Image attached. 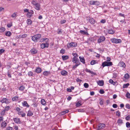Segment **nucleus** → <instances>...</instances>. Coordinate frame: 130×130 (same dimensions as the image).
Listing matches in <instances>:
<instances>
[{"mask_svg":"<svg viewBox=\"0 0 130 130\" xmlns=\"http://www.w3.org/2000/svg\"><path fill=\"white\" fill-rule=\"evenodd\" d=\"M5 112L6 111H5L4 110H2L1 113V115L2 116L4 115H5Z\"/></svg>","mask_w":130,"mask_h":130,"instance_id":"59","label":"nucleus"},{"mask_svg":"<svg viewBox=\"0 0 130 130\" xmlns=\"http://www.w3.org/2000/svg\"><path fill=\"white\" fill-rule=\"evenodd\" d=\"M84 87L86 88H87L88 87L89 85L88 84L85 83L84 84Z\"/></svg>","mask_w":130,"mask_h":130,"instance_id":"48","label":"nucleus"},{"mask_svg":"<svg viewBox=\"0 0 130 130\" xmlns=\"http://www.w3.org/2000/svg\"><path fill=\"white\" fill-rule=\"evenodd\" d=\"M41 103L43 105H45L46 104V102L44 99H42L41 100Z\"/></svg>","mask_w":130,"mask_h":130,"instance_id":"39","label":"nucleus"},{"mask_svg":"<svg viewBox=\"0 0 130 130\" xmlns=\"http://www.w3.org/2000/svg\"><path fill=\"white\" fill-rule=\"evenodd\" d=\"M17 12L14 13L12 15L11 17L12 18H15L17 17Z\"/></svg>","mask_w":130,"mask_h":130,"instance_id":"45","label":"nucleus"},{"mask_svg":"<svg viewBox=\"0 0 130 130\" xmlns=\"http://www.w3.org/2000/svg\"><path fill=\"white\" fill-rule=\"evenodd\" d=\"M64 50L63 49H61V50L60 51V53L62 54H64Z\"/></svg>","mask_w":130,"mask_h":130,"instance_id":"63","label":"nucleus"},{"mask_svg":"<svg viewBox=\"0 0 130 130\" xmlns=\"http://www.w3.org/2000/svg\"><path fill=\"white\" fill-rule=\"evenodd\" d=\"M41 71V69L39 67L37 68V69L35 70V72L38 73H40Z\"/></svg>","mask_w":130,"mask_h":130,"instance_id":"20","label":"nucleus"},{"mask_svg":"<svg viewBox=\"0 0 130 130\" xmlns=\"http://www.w3.org/2000/svg\"><path fill=\"white\" fill-rule=\"evenodd\" d=\"M27 35L26 34H24L22 35H20L19 36V38H25L26 37Z\"/></svg>","mask_w":130,"mask_h":130,"instance_id":"37","label":"nucleus"},{"mask_svg":"<svg viewBox=\"0 0 130 130\" xmlns=\"http://www.w3.org/2000/svg\"><path fill=\"white\" fill-rule=\"evenodd\" d=\"M98 61L95 60H93L91 61L90 63V64L91 65H93L95 64L98 63Z\"/></svg>","mask_w":130,"mask_h":130,"instance_id":"24","label":"nucleus"},{"mask_svg":"<svg viewBox=\"0 0 130 130\" xmlns=\"http://www.w3.org/2000/svg\"><path fill=\"white\" fill-rule=\"evenodd\" d=\"M126 96L128 98H130V94L128 92L126 93Z\"/></svg>","mask_w":130,"mask_h":130,"instance_id":"46","label":"nucleus"},{"mask_svg":"<svg viewBox=\"0 0 130 130\" xmlns=\"http://www.w3.org/2000/svg\"><path fill=\"white\" fill-rule=\"evenodd\" d=\"M58 30L57 31V33L58 34H61L62 33V31L61 29H58Z\"/></svg>","mask_w":130,"mask_h":130,"instance_id":"50","label":"nucleus"},{"mask_svg":"<svg viewBox=\"0 0 130 130\" xmlns=\"http://www.w3.org/2000/svg\"><path fill=\"white\" fill-rule=\"evenodd\" d=\"M66 21L65 20H63L60 21V23L61 24H62L65 23L66 22Z\"/></svg>","mask_w":130,"mask_h":130,"instance_id":"60","label":"nucleus"},{"mask_svg":"<svg viewBox=\"0 0 130 130\" xmlns=\"http://www.w3.org/2000/svg\"><path fill=\"white\" fill-rule=\"evenodd\" d=\"M50 71H45L43 72V74L44 75L47 76L50 74Z\"/></svg>","mask_w":130,"mask_h":130,"instance_id":"32","label":"nucleus"},{"mask_svg":"<svg viewBox=\"0 0 130 130\" xmlns=\"http://www.w3.org/2000/svg\"><path fill=\"white\" fill-rule=\"evenodd\" d=\"M105 127V125L102 123H100L98 124L96 128L97 130H99L103 129Z\"/></svg>","mask_w":130,"mask_h":130,"instance_id":"6","label":"nucleus"},{"mask_svg":"<svg viewBox=\"0 0 130 130\" xmlns=\"http://www.w3.org/2000/svg\"><path fill=\"white\" fill-rule=\"evenodd\" d=\"M116 115L118 117L120 116V112L119 111H117L116 112Z\"/></svg>","mask_w":130,"mask_h":130,"instance_id":"54","label":"nucleus"},{"mask_svg":"<svg viewBox=\"0 0 130 130\" xmlns=\"http://www.w3.org/2000/svg\"><path fill=\"white\" fill-rule=\"evenodd\" d=\"M99 92L101 94H103L105 93V91L103 90L102 89H101L99 91Z\"/></svg>","mask_w":130,"mask_h":130,"instance_id":"61","label":"nucleus"},{"mask_svg":"<svg viewBox=\"0 0 130 130\" xmlns=\"http://www.w3.org/2000/svg\"><path fill=\"white\" fill-rule=\"evenodd\" d=\"M22 104L23 106H25L27 107H29V105L28 104L27 102L26 101H24L23 102H22Z\"/></svg>","mask_w":130,"mask_h":130,"instance_id":"16","label":"nucleus"},{"mask_svg":"<svg viewBox=\"0 0 130 130\" xmlns=\"http://www.w3.org/2000/svg\"><path fill=\"white\" fill-rule=\"evenodd\" d=\"M124 78L126 79H128L129 78V75L128 73L126 74L124 76Z\"/></svg>","mask_w":130,"mask_h":130,"instance_id":"38","label":"nucleus"},{"mask_svg":"<svg viewBox=\"0 0 130 130\" xmlns=\"http://www.w3.org/2000/svg\"><path fill=\"white\" fill-rule=\"evenodd\" d=\"M125 106L128 109H130V105L128 104H126Z\"/></svg>","mask_w":130,"mask_h":130,"instance_id":"62","label":"nucleus"},{"mask_svg":"<svg viewBox=\"0 0 130 130\" xmlns=\"http://www.w3.org/2000/svg\"><path fill=\"white\" fill-rule=\"evenodd\" d=\"M28 74L29 76H33V73L32 72L29 71L28 72Z\"/></svg>","mask_w":130,"mask_h":130,"instance_id":"47","label":"nucleus"},{"mask_svg":"<svg viewBox=\"0 0 130 130\" xmlns=\"http://www.w3.org/2000/svg\"><path fill=\"white\" fill-rule=\"evenodd\" d=\"M18 98L17 96H13L12 98V100L13 101H18Z\"/></svg>","mask_w":130,"mask_h":130,"instance_id":"29","label":"nucleus"},{"mask_svg":"<svg viewBox=\"0 0 130 130\" xmlns=\"http://www.w3.org/2000/svg\"><path fill=\"white\" fill-rule=\"evenodd\" d=\"M77 110L78 112H84V110L82 108L78 109Z\"/></svg>","mask_w":130,"mask_h":130,"instance_id":"51","label":"nucleus"},{"mask_svg":"<svg viewBox=\"0 0 130 130\" xmlns=\"http://www.w3.org/2000/svg\"><path fill=\"white\" fill-rule=\"evenodd\" d=\"M81 102L80 101H79L76 104V106L77 107H78L81 105Z\"/></svg>","mask_w":130,"mask_h":130,"instance_id":"44","label":"nucleus"},{"mask_svg":"<svg viewBox=\"0 0 130 130\" xmlns=\"http://www.w3.org/2000/svg\"><path fill=\"white\" fill-rule=\"evenodd\" d=\"M117 122L119 124H122L123 123L122 120L120 119H118L117 121Z\"/></svg>","mask_w":130,"mask_h":130,"instance_id":"36","label":"nucleus"},{"mask_svg":"<svg viewBox=\"0 0 130 130\" xmlns=\"http://www.w3.org/2000/svg\"><path fill=\"white\" fill-rule=\"evenodd\" d=\"M5 35L6 36L10 37L11 35V33L9 31H7L6 32Z\"/></svg>","mask_w":130,"mask_h":130,"instance_id":"33","label":"nucleus"},{"mask_svg":"<svg viewBox=\"0 0 130 130\" xmlns=\"http://www.w3.org/2000/svg\"><path fill=\"white\" fill-rule=\"evenodd\" d=\"M111 40L112 43L116 44L120 43L122 41L120 39L115 38L111 39Z\"/></svg>","mask_w":130,"mask_h":130,"instance_id":"7","label":"nucleus"},{"mask_svg":"<svg viewBox=\"0 0 130 130\" xmlns=\"http://www.w3.org/2000/svg\"><path fill=\"white\" fill-rule=\"evenodd\" d=\"M32 3L33 5H34L35 4L39 3L37 2L36 0H33L32 2Z\"/></svg>","mask_w":130,"mask_h":130,"instance_id":"42","label":"nucleus"},{"mask_svg":"<svg viewBox=\"0 0 130 130\" xmlns=\"http://www.w3.org/2000/svg\"><path fill=\"white\" fill-rule=\"evenodd\" d=\"M5 28L2 27H1V28H0V31L1 32H2L4 31H5Z\"/></svg>","mask_w":130,"mask_h":130,"instance_id":"52","label":"nucleus"},{"mask_svg":"<svg viewBox=\"0 0 130 130\" xmlns=\"http://www.w3.org/2000/svg\"><path fill=\"white\" fill-rule=\"evenodd\" d=\"M28 25H31L32 24V21L30 19H28L26 21Z\"/></svg>","mask_w":130,"mask_h":130,"instance_id":"27","label":"nucleus"},{"mask_svg":"<svg viewBox=\"0 0 130 130\" xmlns=\"http://www.w3.org/2000/svg\"><path fill=\"white\" fill-rule=\"evenodd\" d=\"M43 41H45L46 42L45 43H42L41 44V48L42 49H43L45 47H48L49 45L48 39L47 38H43Z\"/></svg>","mask_w":130,"mask_h":130,"instance_id":"1","label":"nucleus"},{"mask_svg":"<svg viewBox=\"0 0 130 130\" xmlns=\"http://www.w3.org/2000/svg\"><path fill=\"white\" fill-rule=\"evenodd\" d=\"M34 5L35 6V8L36 9L38 10H40L41 6L40 4H36Z\"/></svg>","mask_w":130,"mask_h":130,"instance_id":"13","label":"nucleus"},{"mask_svg":"<svg viewBox=\"0 0 130 130\" xmlns=\"http://www.w3.org/2000/svg\"><path fill=\"white\" fill-rule=\"evenodd\" d=\"M125 119L127 121L130 120V115H128L125 117Z\"/></svg>","mask_w":130,"mask_h":130,"instance_id":"55","label":"nucleus"},{"mask_svg":"<svg viewBox=\"0 0 130 130\" xmlns=\"http://www.w3.org/2000/svg\"><path fill=\"white\" fill-rule=\"evenodd\" d=\"M13 120L14 121L17 123L21 124V123L20 119L18 118H13Z\"/></svg>","mask_w":130,"mask_h":130,"instance_id":"12","label":"nucleus"},{"mask_svg":"<svg viewBox=\"0 0 130 130\" xmlns=\"http://www.w3.org/2000/svg\"><path fill=\"white\" fill-rule=\"evenodd\" d=\"M25 87L23 85H22L19 88V90L21 91H22L25 89Z\"/></svg>","mask_w":130,"mask_h":130,"instance_id":"31","label":"nucleus"},{"mask_svg":"<svg viewBox=\"0 0 130 130\" xmlns=\"http://www.w3.org/2000/svg\"><path fill=\"white\" fill-rule=\"evenodd\" d=\"M37 50L35 48L32 49L30 50L31 53L34 54H36L37 52Z\"/></svg>","mask_w":130,"mask_h":130,"instance_id":"17","label":"nucleus"},{"mask_svg":"<svg viewBox=\"0 0 130 130\" xmlns=\"http://www.w3.org/2000/svg\"><path fill=\"white\" fill-rule=\"evenodd\" d=\"M109 82L110 83H111V84L115 85V84H113V83H114V82L111 79H110L109 80Z\"/></svg>","mask_w":130,"mask_h":130,"instance_id":"58","label":"nucleus"},{"mask_svg":"<svg viewBox=\"0 0 130 130\" xmlns=\"http://www.w3.org/2000/svg\"><path fill=\"white\" fill-rule=\"evenodd\" d=\"M118 65L120 67H123L124 68L126 66L125 63L123 61L119 62Z\"/></svg>","mask_w":130,"mask_h":130,"instance_id":"14","label":"nucleus"},{"mask_svg":"<svg viewBox=\"0 0 130 130\" xmlns=\"http://www.w3.org/2000/svg\"><path fill=\"white\" fill-rule=\"evenodd\" d=\"M108 32L109 34H112L115 33V31L112 29H109L108 30Z\"/></svg>","mask_w":130,"mask_h":130,"instance_id":"34","label":"nucleus"},{"mask_svg":"<svg viewBox=\"0 0 130 130\" xmlns=\"http://www.w3.org/2000/svg\"><path fill=\"white\" fill-rule=\"evenodd\" d=\"M126 127L127 128L130 127V123L128 122H127L126 124Z\"/></svg>","mask_w":130,"mask_h":130,"instance_id":"49","label":"nucleus"},{"mask_svg":"<svg viewBox=\"0 0 130 130\" xmlns=\"http://www.w3.org/2000/svg\"><path fill=\"white\" fill-rule=\"evenodd\" d=\"M77 46V44L75 42H72L68 43L67 45V46L68 48L76 47Z\"/></svg>","mask_w":130,"mask_h":130,"instance_id":"4","label":"nucleus"},{"mask_svg":"<svg viewBox=\"0 0 130 130\" xmlns=\"http://www.w3.org/2000/svg\"><path fill=\"white\" fill-rule=\"evenodd\" d=\"M69 58V56H62V60L64 61L67 60Z\"/></svg>","mask_w":130,"mask_h":130,"instance_id":"25","label":"nucleus"},{"mask_svg":"<svg viewBox=\"0 0 130 130\" xmlns=\"http://www.w3.org/2000/svg\"><path fill=\"white\" fill-rule=\"evenodd\" d=\"M100 104L101 105L103 104V102H104L103 100V99H100Z\"/></svg>","mask_w":130,"mask_h":130,"instance_id":"53","label":"nucleus"},{"mask_svg":"<svg viewBox=\"0 0 130 130\" xmlns=\"http://www.w3.org/2000/svg\"><path fill=\"white\" fill-rule=\"evenodd\" d=\"M61 74L63 76H66L68 72L65 70L62 71L61 72Z\"/></svg>","mask_w":130,"mask_h":130,"instance_id":"23","label":"nucleus"},{"mask_svg":"<svg viewBox=\"0 0 130 130\" xmlns=\"http://www.w3.org/2000/svg\"><path fill=\"white\" fill-rule=\"evenodd\" d=\"M79 58L80 59V62H82L83 64L85 63V60L84 57H81L80 56L79 57Z\"/></svg>","mask_w":130,"mask_h":130,"instance_id":"15","label":"nucleus"},{"mask_svg":"<svg viewBox=\"0 0 130 130\" xmlns=\"http://www.w3.org/2000/svg\"><path fill=\"white\" fill-rule=\"evenodd\" d=\"M32 16V14H31V13L29 12H28L27 14V17L30 19L31 18Z\"/></svg>","mask_w":130,"mask_h":130,"instance_id":"28","label":"nucleus"},{"mask_svg":"<svg viewBox=\"0 0 130 130\" xmlns=\"http://www.w3.org/2000/svg\"><path fill=\"white\" fill-rule=\"evenodd\" d=\"M88 22L90 23L91 24H95V21L94 19L92 18L88 17L87 19Z\"/></svg>","mask_w":130,"mask_h":130,"instance_id":"8","label":"nucleus"},{"mask_svg":"<svg viewBox=\"0 0 130 130\" xmlns=\"http://www.w3.org/2000/svg\"><path fill=\"white\" fill-rule=\"evenodd\" d=\"M72 54L74 56V57L73 58H77L78 56L77 54L73 53Z\"/></svg>","mask_w":130,"mask_h":130,"instance_id":"43","label":"nucleus"},{"mask_svg":"<svg viewBox=\"0 0 130 130\" xmlns=\"http://www.w3.org/2000/svg\"><path fill=\"white\" fill-rule=\"evenodd\" d=\"M90 5H99L100 3L97 1H90L89 2Z\"/></svg>","mask_w":130,"mask_h":130,"instance_id":"10","label":"nucleus"},{"mask_svg":"<svg viewBox=\"0 0 130 130\" xmlns=\"http://www.w3.org/2000/svg\"><path fill=\"white\" fill-rule=\"evenodd\" d=\"M32 115L33 113L30 110H29L28 112L27 116H32Z\"/></svg>","mask_w":130,"mask_h":130,"instance_id":"35","label":"nucleus"},{"mask_svg":"<svg viewBox=\"0 0 130 130\" xmlns=\"http://www.w3.org/2000/svg\"><path fill=\"white\" fill-rule=\"evenodd\" d=\"M69 112V110H66L65 111H63L61 112L60 114L61 115H64L65 114Z\"/></svg>","mask_w":130,"mask_h":130,"instance_id":"26","label":"nucleus"},{"mask_svg":"<svg viewBox=\"0 0 130 130\" xmlns=\"http://www.w3.org/2000/svg\"><path fill=\"white\" fill-rule=\"evenodd\" d=\"M7 123L5 121H4L2 122L1 124V126L2 128H4L6 126Z\"/></svg>","mask_w":130,"mask_h":130,"instance_id":"19","label":"nucleus"},{"mask_svg":"<svg viewBox=\"0 0 130 130\" xmlns=\"http://www.w3.org/2000/svg\"><path fill=\"white\" fill-rule=\"evenodd\" d=\"M2 103H5L7 104H8L10 102V100L6 98H3L0 101Z\"/></svg>","mask_w":130,"mask_h":130,"instance_id":"5","label":"nucleus"},{"mask_svg":"<svg viewBox=\"0 0 130 130\" xmlns=\"http://www.w3.org/2000/svg\"><path fill=\"white\" fill-rule=\"evenodd\" d=\"M79 32L84 35H88L89 34L87 32H85V30H81L79 31Z\"/></svg>","mask_w":130,"mask_h":130,"instance_id":"21","label":"nucleus"},{"mask_svg":"<svg viewBox=\"0 0 130 130\" xmlns=\"http://www.w3.org/2000/svg\"><path fill=\"white\" fill-rule=\"evenodd\" d=\"M98 85L101 86H102L104 85V81L103 80H100L97 82Z\"/></svg>","mask_w":130,"mask_h":130,"instance_id":"22","label":"nucleus"},{"mask_svg":"<svg viewBox=\"0 0 130 130\" xmlns=\"http://www.w3.org/2000/svg\"><path fill=\"white\" fill-rule=\"evenodd\" d=\"M81 64L80 63H75V64L73 66L72 68V69L74 70L78 66Z\"/></svg>","mask_w":130,"mask_h":130,"instance_id":"30","label":"nucleus"},{"mask_svg":"<svg viewBox=\"0 0 130 130\" xmlns=\"http://www.w3.org/2000/svg\"><path fill=\"white\" fill-rule=\"evenodd\" d=\"M112 62H108L106 61H105L102 63V68H103L105 66H112Z\"/></svg>","mask_w":130,"mask_h":130,"instance_id":"3","label":"nucleus"},{"mask_svg":"<svg viewBox=\"0 0 130 130\" xmlns=\"http://www.w3.org/2000/svg\"><path fill=\"white\" fill-rule=\"evenodd\" d=\"M10 106H7L5 107V109H4L5 111H8L10 109Z\"/></svg>","mask_w":130,"mask_h":130,"instance_id":"40","label":"nucleus"},{"mask_svg":"<svg viewBox=\"0 0 130 130\" xmlns=\"http://www.w3.org/2000/svg\"><path fill=\"white\" fill-rule=\"evenodd\" d=\"M12 26V23L11 22L9 23L7 25V26L8 28H10Z\"/></svg>","mask_w":130,"mask_h":130,"instance_id":"57","label":"nucleus"},{"mask_svg":"<svg viewBox=\"0 0 130 130\" xmlns=\"http://www.w3.org/2000/svg\"><path fill=\"white\" fill-rule=\"evenodd\" d=\"M41 37L40 34H37L32 36L31 38V39L33 41L36 42L39 40Z\"/></svg>","mask_w":130,"mask_h":130,"instance_id":"2","label":"nucleus"},{"mask_svg":"<svg viewBox=\"0 0 130 130\" xmlns=\"http://www.w3.org/2000/svg\"><path fill=\"white\" fill-rule=\"evenodd\" d=\"M129 83H127L126 84H124L123 86V88H127L129 85Z\"/></svg>","mask_w":130,"mask_h":130,"instance_id":"41","label":"nucleus"},{"mask_svg":"<svg viewBox=\"0 0 130 130\" xmlns=\"http://www.w3.org/2000/svg\"><path fill=\"white\" fill-rule=\"evenodd\" d=\"M100 22L103 23H104L106 22L105 20V19H102L101 21Z\"/></svg>","mask_w":130,"mask_h":130,"instance_id":"64","label":"nucleus"},{"mask_svg":"<svg viewBox=\"0 0 130 130\" xmlns=\"http://www.w3.org/2000/svg\"><path fill=\"white\" fill-rule=\"evenodd\" d=\"M72 61L74 63H80L78 58H73Z\"/></svg>","mask_w":130,"mask_h":130,"instance_id":"11","label":"nucleus"},{"mask_svg":"<svg viewBox=\"0 0 130 130\" xmlns=\"http://www.w3.org/2000/svg\"><path fill=\"white\" fill-rule=\"evenodd\" d=\"M85 71L86 72H89L90 73L93 74L94 75H96V73H94L93 72L90 71V70L88 69L87 68L86 69Z\"/></svg>","mask_w":130,"mask_h":130,"instance_id":"18","label":"nucleus"},{"mask_svg":"<svg viewBox=\"0 0 130 130\" xmlns=\"http://www.w3.org/2000/svg\"><path fill=\"white\" fill-rule=\"evenodd\" d=\"M5 52V50L3 49H1L0 50V55L2 54Z\"/></svg>","mask_w":130,"mask_h":130,"instance_id":"56","label":"nucleus"},{"mask_svg":"<svg viewBox=\"0 0 130 130\" xmlns=\"http://www.w3.org/2000/svg\"><path fill=\"white\" fill-rule=\"evenodd\" d=\"M105 40V37L103 36H100L98 40V43H100L104 41Z\"/></svg>","mask_w":130,"mask_h":130,"instance_id":"9","label":"nucleus"}]
</instances>
